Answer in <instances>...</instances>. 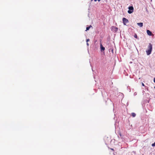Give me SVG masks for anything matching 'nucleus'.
<instances>
[{
	"instance_id": "1",
	"label": "nucleus",
	"mask_w": 155,
	"mask_h": 155,
	"mask_svg": "<svg viewBox=\"0 0 155 155\" xmlns=\"http://www.w3.org/2000/svg\"><path fill=\"white\" fill-rule=\"evenodd\" d=\"M152 46L151 43H149L148 49L146 51L147 54V55H149L152 52Z\"/></svg>"
},
{
	"instance_id": "2",
	"label": "nucleus",
	"mask_w": 155,
	"mask_h": 155,
	"mask_svg": "<svg viewBox=\"0 0 155 155\" xmlns=\"http://www.w3.org/2000/svg\"><path fill=\"white\" fill-rule=\"evenodd\" d=\"M128 9L129 10L128 11V12L129 14H131L133 12L134 8L132 6H130L129 7Z\"/></svg>"
},
{
	"instance_id": "3",
	"label": "nucleus",
	"mask_w": 155,
	"mask_h": 155,
	"mask_svg": "<svg viewBox=\"0 0 155 155\" xmlns=\"http://www.w3.org/2000/svg\"><path fill=\"white\" fill-rule=\"evenodd\" d=\"M111 29L112 31L115 32H116L117 31L118 28L113 26L111 27Z\"/></svg>"
},
{
	"instance_id": "4",
	"label": "nucleus",
	"mask_w": 155,
	"mask_h": 155,
	"mask_svg": "<svg viewBox=\"0 0 155 155\" xmlns=\"http://www.w3.org/2000/svg\"><path fill=\"white\" fill-rule=\"evenodd\" d=\"M123 22L124 25H126V24L128 22V20L125 18H123Z\"/></svg>"
},
{
	"instance_id": "5",
	"label": "nucleus",
	"mask_w": 155,
	"mask_h": 155,
	"mask_svg": "<svg viewBox=\"0 0 155 155\" xmlns=\"http://www.w3.org/2000/svg\"><path fill=\"white\" fill-rule=\"evenodd\" d=\"M147 34L150 36H151L152 35L151 32L149 30H147Z\"/></svg>"
},
{
	"instance_id": "6",
	"label": "nucleus",
	"mask_w": 155,
	"mask_h": 155,
	"mask_svg": "<svg viewBox=\"0 0 155 155\" xmlns=\"http://www.w3.org/2000/svg\"><path fill=\"white\" fill-rule=\"evenodd\" d=\"M100 47L101 48V51H104L105 50L104 47H103L102 45L101 44L100 45Z\"/></svg>"
},
{
	"instance_id": "7",
	"label": "nucleus",
	"mask_w": 155,
	"mask_h": 155,
	"mask_svg": "<svg viewBox=\"0 0 155 155\" xmlns=\"http://www.w3.org/2000/svg\"><path fill=\"white\" fill-rule=\"evenodd\" d=\"M137 25L141 27H142L143 26V23H142V22L138 23H137Z\"/></svg>"
},
{
	"instance_id": "8",
	"label": "nucleus",
	"mask_w": 155,
	"mask_h": 155,
	"mask_svg": "<svg viewBox=\"0 0 155 155\" xmlns=\"http://www.w3.org/2000/svg\"><path fill=\"white\" fill-rule=\"evenodd\" d=\"M131 115L133 117H135L136 115V114L134 113H131Z\"/></svg>"
},
{
	"instance_id": "9",
	"label": "nucleus",
	"mask_w": 155,
	"mask_h": 155,
	"mask_svg": "<svg viewBox=\"0 0 155 155\" xmlns=\"http://www.w3.org/2000/svg\"><path fill=\"white\" fill-rule=\"evenodd\" d=\"M89 29H90V28L89 27H87L86 28V31H87Z\"/></svg>"
},
{
	"instance_id": "10",
	"label": "nucleus",
	"mask_w": 155,
	"mask_h": 155,
	"mask_svg": "<svg viewBox=\"0 0 155 155\" xmlns=\"http://www.w3.org/2000/svg\"><path fill=\"white\" fill-rule=\"evenodd\" d=\"M152 146L153 147L155 146V142L154 143L152 144Z\"/></svg>"
},
{
	"instance_id": "11",
	"label": "nucleus",
	"mask_w": 155,
	"mask_h": 155,
	"mask_svg": "<svg viewBox=\"0 0 155 155\" xmlns=\"http://www.w3.org/2000/svg\"><path fill=\"white\" fill-rule=\"evenodd\" d=\"M134 37H135V38H137V35H135L134 36Z\"/></svg>"
},
{
	"instance_id": "12",
	"label": "nucleus",
	"mask_w": 155,
	"mask_h": 155,
	"mask_svg": "<svg viewBox=\"0 0 155 155\" xmlns=\"http://www.w3.org/2000/svg\"><path fill=\"white\" fill-rule=\"evenodd\" d=\"M89 41H90V39H87L86 40L87 42H88Z\"/></svg>"
},
{
	"instance_id": "13",
	"label": "nucleus",
	"mask_w": 155,
	"mask_h": 155,
	"mask_svg": "<svg viewBox=\"0 0 155 155\" xmlns=\"http://www.w3.org/2000/svg\"><path fill=\"white\" fill-rule=\"evenodd\" d=\"M142 85L143 86H145L144 84L143 83H142Z\"/></svg>"
},
{
	"instance_id": "14",
	"label": "nucleus",
	"mask_w": 155,
	"mask_h": 155,
	"mask_svg": "<svg viewBox=\"0 0 155 155\" xmlns=\"http://www.w3.org/2000/svg\"><path fill=\"white\" fill-rule=\"evenodd\" d=\"M88 27H89L90 28H91L92 27V26L91 25H90Z\"/></svg>"
},
{
	"instance_id": "15",
	"label": "nucleus",
	"mask_w": 155,
	"mask_h": 155,
	"mask_svg": "<svg viewBox=\"0 0 155 155\" xmlns=\"http://www.w3.org/2000/svg\"><path fill=\"white\" fill-rule=\"evenodd\" d=\"M87 46H88L89 45V44L88 43V42H87Z\"/></svg>"
},
{
	"instance_id": "16",
	"label": "nucleus",
	"mask_w": 155,
	"mask_h": 155,
	"mask_svg": "<svg viewBox=\"0 0 155 155\" xmlns=\"http://www.w3.org/2000/svg\"><path fill=\"white\" fill-rule=\"evenodd\" d=\"M153 81H154V82L155 83V78H154Z\"/></svg>"
},
{
	"instance_id": "17",
	"label": "nucleus",
	"mask_w": 155,
	"mask_h": 155,
	"mask_svg": "<svg viewBox=\"0 0 155 155\" xmlns=\"http://www.w3.org/2000/svg\"><path fill=\"white\" fill-rule=\"evenodd\" d=\"M111 149L112 150H113V149Z\"/></svg>"
},
{
	"instance_id": "18",
	"label": "nucleus",
	"mask_w": 155,
	"mask_h": 155,
	"mask_svg": "<svg viewBox=\"0 0 155 155\" xmlns=\"http://www.w3.org/2000/svg\"><path fill=\"white\" fill-rule=\"evenodd\" d=\"M154 88L155 89V86L154 87Z\"/></svg>"
}]
</instances>
